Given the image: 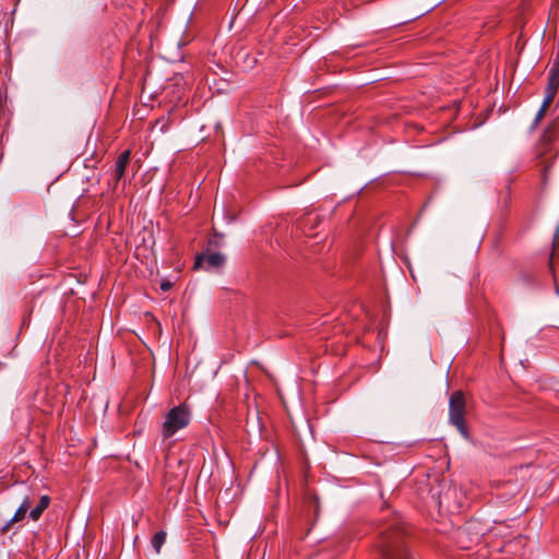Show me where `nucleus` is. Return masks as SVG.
<instances>
[{
  "label": "nucleus",
  "mask_w": 559,
  "mask_h": 559,
  "mask_svg": "<svg viewBox=\"0 0 559 559\" xmlns=\"http://www.w3.org/2000/svg\"><path fill=\"white\" fill-rule=\"evenodd\" d=\"M558 132V123L552 121L545 129L538 144V166L540 167L542 180L544 183L548 180L550 168L552 167L557 156L555 153H551L549 145L557 139Z\"/></svg>",
  "instance_id": "nucleus-1"
},
{
  "label": "nucleus",
  "mask_w": 559,
  "mask_h": 559,
  "mask_svg": "<svg viewBox=\"0 0 559 559\" xmlns=\"http://www.w3.org/2000/svg\"><path fill=\"white\" fill-rule=\"evenodd\" d=\"M403 528L390 526L381 532V552L385 559H411L402 542Z\"/></svg>",
  "instance_id": "nucleus-2"
},
{
  "label": "nucleus",
  "mask_w": 559,
  "mask_h": 559,
  "mask_svg": "<svg viewBox=\"0 0 559 559\" xmlns=\"http://www.w3.org/2000/svg\"><path fill=\"white\" fill-rule=\"evenodd\" d=\"M191 420V412L187 404L182 403L168 411L162 426L164 439L173 437L178 430L186 428Z\"/></svg>",
  "instance_id": "nucleus-3"
},
{
  "label": "nucleus",
  "mask_w": 559,
  "mask_h": 559,
  "mask_svg": "<svg viewBox=\"0 0 559 559\" xmlns=\"http://www.w3.org/2000/svg\"><path fill=\"white\" fill-rule=\"evenodd\" d=\"M465 409L466 401L463 392H453L449 401V420L464 438H468L467 428L465 426Z\"/></svg>",
  "instance_id": "nucleus-4"
},
{
  "label": "nucleus",
  "mask_w": 559,
  "mask_h": 559,
  "mask_svg": "<svg viewBox=\"0 0 559 559\" xmlns=\"http://www.w3.org/2000/svg\"><path fill=\"white\" fill-rule=\"evenodd\" d=\"M226 262V258L219 252H205L197 257L194 269L203 267L205 270H213L222 267Z\"/></svg>",
  "instance_id": "nucleus-5"
},
{
  "label": "nucleus",
  "mask_w": 559,
  "mask_h": 559,
  "mask_svg": "<svg viewBox=\"0 0 559 559\" xmlns=\"http://www.w3.org/2000/svg\"><path fill=\"white\" fill-rule=\"evenodd\" d=\"M131 151H123L117 158L114 168V179L118 183L124 176L126 168L130 162Z\"/></svg>",
  "instance_id": "nucleus-6"
},
{
  "label": "nucleus",
  "mask_w": 559,
  "mask_h": 559,
  "mask_svg": "<svg viewBox=\"0 0 559 559\" xmlns=\"http://www.w3.org/2000/svg\"><path fill=\"white\" fill-rule=\"evenodd\" d=\"M557 92L558 91H554L552 88H546V94H545L543 104H542L539 110L536 114L533 127H536L539 123V121L544 118L547 109L549 108V106L554 102Z\"/></svg>",
  "instance_id": "nucleus-7"
},
{
  "label": "nucleus",
  "mask_w": 559,
  "mask_h": 559,
  "mask_svg": "<svg viewBox=\"0 0 559 559\" xmlns=\"http://www.w3.org/2000/svg\"><path fill=\"white\" fill-rule=\"evenodd\" d=\"M557 92L558 91H554L552 88H546V94H545L543 104H542L539 110L536 114L533 127H536L539 123V121L544 118L547 109L549 108V106L554 102Z\"/></svg>",
  "instance_id": "nucleus-8"
},
{
  "label": "nucleus",
  "mask_w": 559,
  "mask_h": 559,
  "mask_svg": "<svg viewBox=\"0 0 559 559\" xmlns=\"http://www.w3.org/2000/svg\"><path fill=\"white\" fill-rule=\"evenodd\" d=\"M478 523L476 521L467 522L463 527H461L457 532L459 537L462 538L464 535L471 534L474 532V536L471 538L472 542L478 540V538L485 535V530H478Z\"/></svg>",
  "instance_id": "nucleus-9"
},
{
  "label": "nucleus",
  "mask_w": 559,
  "mask_h": 559,
  "mask_svg": "<svg viewBox=\"0 0 559 559\" xmlns=\"http://www.w3.org/2000/svg\"><path fill=\"white\" fill-rule=\"evenodd\" d=\"M546 88H552L554 91H558L559 88V56L555 59L549 70Z\"/></svg>",
  "instance_id": "nucleus-10"
},
{
  "label": "nucleus",
  "mask_w": 559,
  "mask_h": 559,
  "mask_svg": "<svg viewBox=\"0 0 559 559\" xmlns=\"http://www.w3.org/2000/svg\"><path fill=\"white\" fill-rule=\"evenodd\" d=\"M49 504H50L49 496H46V495L41 496L37 506L29 511V518L33 521H37L41 516L44 511L49 507Z\"/></svg>",
  "instance_id": "nucleus-11"
},
{
  "label": "nucleus",
  "mask_w": 559,
  "mask_h": 559,
  "mask_svg": "<svg viewBox=\"0 0 559 559\" xmlns=\"http://www.w3.org/2000/svg\"><path fill=\"white\" fill-rule=\"evenodd\" d=\"M27 511L24 508H17L14 515L2 526L1 532L8 533L14 523L21 522L25 519Z\"/></svg>",
  "instance_id": "nucleus-12"
},
{
  "label": "nucleus",
  "mask_w": 559,
  "mask_h": 559,
  "mask_svg": "<svg viewBox=\"0 0 559 559\" xmlns=\"http://www.w3.org/2000/svg\"><path fill=\"white\" fill-rule=\"evenodd\" d=\"M490 534L498 537H510L512 535L511 527L506 522H499L489 530Z\"/></svg>",
  "instance_id": "nucleus-13"
},
{
  "label": "nucleus",
  "mask_w": 559,
  "mask_h": 559,
  "mask_svg": "<svg viewBox=\"0 0 559 559\" xmlns=\"http://www.w3.org/2000/svg\"><path fill=\"white\" fill-rule=\"evenodd\" d=\"M166 536L167 534L165 531H158L151 538V546L157 555L160 552V549L166 542Z\"/></svg>",
  "instance_id": "nucleus-14"
},
{
  "label": "nucleus",
  "mask_w": 559,
  "mask_h": 559,
  "mask_svg": "<svg viewBox=\"0 0 559 559\" xmlns=\"http://www.w3.org/2000/svg\"><path fill=\"white\" fill-rule=\"evenodd\" d=\"M32 501L28 497H25L20 504V508H24L27 512L31 511Z\"/></svg>",
  "instance_id": "nucleus-15"
},
{
  "label": "nucleus",
  "mask_w": 559,
  "mask_h": 559,
  "mask_svg": "<svg viewBox=\"0 0 559 559\" xmlns=\"http://www.w3.org/2000/svg\"><path fill=\"white\" fill-rule=\"evenodd\" d=\"M173 284L169 281H163L160 283V289L163 292H168L171 288Z\"/></svg>",
  "instance_id": "nucleus-16"
}]
</instances>
